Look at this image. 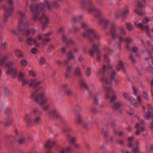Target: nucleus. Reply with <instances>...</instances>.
Returning a JSON list of instances; mask_svg holds the SVG:
<instances>
[{
    "instance_id": "obj_15",
    "label": "nucleus",
    "mask_w": 153,
    "mask_h": 153,
    "mask_svg": "<svg viewBox=\"0 0 153 153\" xmlns=\"http://www.w3.org/2000/svg\"><path fill=\"white\" fill-rule=\"evenodd\" d=\"M116 28V26L114 24L112 25L110 33L111 34L112 37L113 39H115L117 37Z\"/></svg>"
},
{
    "instance_id": "obj_16",
    "label": "nucleus",
    "mask_w": 153,
    "mask_h": 153,
    "mask_svg": "<svg viewBox=\"0 0 153 153\" xmlns=\"http://www.w3.org/2000/svg\"><path fill=\"white\" fill-rule=\"evenodd\" d=\"M100 23L102 25L103 28L105 29L109 24L110 22L108 19L103 18L100 20Z\"/></svg>"
},
{
    "instance_id": "obj_57",
    "label": "nucleus",
    "mask_w": 153,
    "mask_h": 153,
    "mask_svg": "<svg viewBox=\"0 0 153 153\" xmlns=\"http://www.w3.org/2000/svg\"><path fill=\"white\" fill-rule=\"evenodd\" d=\"M84 127L86 129L88 130L91 128V125L87 124L84 125Z\"/></svg>"
},
{
    "instance_id": "obj_6",
    "label": "nucleus",
    "mask_w": 153,
    "mask_h": 153,
    "mask_svg": "<svg viewBox=\"0 0 153 153\" xmlns=\"http://www.w3.org/2000/svg\"><path fill=\"white\" fill-rule=\"evenodd\" d=\"M82 35L84 37H87L91 42H94L96 39H99L100 38V36L97 34L94 30L91 29H88L83 33Z\"/></svg>"
},
{
    "instance_id": "obj_54",
    "label": "nucleus",
    "mask_w": 153,
    "mask_h": 153,
    "mask_svg": "<svg viewBox=\"0 0 153 153\" xmlns=\"http://www.w3.org/2000/svg\"><path fill=\"white\" fill-rule=\"evenodd\" d=\"M91 73V70L90 68H88L86 72V75L87 76H89Z\"/></svg>"
},
{
    "instance_id": "obj_14",
    "label": "nucleus",
    "mask_w": 153,
    "mask_h": 153,
    "mask_svg": "<svg viewBox=\"0 0 153 153\" xmlns=\"http://www.w3.org/2000/svg\"><path fill=\"white\" fill-rule=\"evenodd\" d=\"M142 123H143V120L142 121L140 124L137 123L136 124L135 127L137 129V131L135 132V134L137 135H138L139 134L140 132L143 131L144 130V127H142L140 128L141 125L142 124Z\"/></svg>"
},
{
    "instance_id": "obj_39",
    "label": "nucleus",
    "mask_w": 153,
    "mask_h": 153,
    "mask_svg": "<svg viewBox=\"0 0 153 153\" xmlns=\"http://www.w3.org/2000/svg\"><path fill=\"white\" fill-rule=\"evenodd\" d=\"M24 74H22V73H20L18 76L19 80V81H22L23 79H24Z\"/></svg>"
},
{
    "instance_id": "obj_29",
    "label": "nucleus",
    "mask_w": 153,
    "mask_h": 153,
    "mask_svg": "<svg viewBox=\"0 0 153 153\" xmlns=\"http://www.w3.org/2000/svg\"><path fill=\"white\" fill-rule=\"evenodd\" d=\"M128 58L133 64L136 63V60L135 57L132 53H131L130 56L128 57Z\"/></svg>"
},
{
    "instance_id": "obj_30",
    "label": "nucleus",
    "mask_w": 153,
    "mask_h": 153,
    "mask_svg": "<svg viewBox=\"0 0 153 153\" xmlns=\"http://www.w3.org/2000/svg\"><path fill=\"white\" fill-rule=\"evenodd\" d=\"M80 85L82 87L85 88L87 90H88V88L86 84L84 82L83 79H82L81 78L80 79Z\"/></svg>"
},
{
    "instance_id": "obj_13",
    "label": "nucleus",
    "mask_w": 153,
    "mask_h": 153,
    "mask_svg": "<svg viewBox=\"0 0 153 153\" xmlns=\"http://www.w3.org/2000/svg\"><path fill=\"white\" fill-rule=\"evenodd\" d=\"M50 114L56 118L62 119L60 114L56 109H54L51 111L50 112Z\"/></svg>"
},
{
    "instance_id": "obj_34",
    "label": "nucleus",
    "mask_w": 153,
    "mask_h": 153,
    "mask_svg": "<svg viewBox=\"0 0 153 153\" xmlns=\"http://www.w3.org/2000/svg\"><path fill=\"white\" fill-rule=\"evenodd\" d=\"M33 112L35 115H39L42 114V112L37 108H36L33 110Z\"/></svg>"
},
{
    "instance_id": "obj_1",
    "label": "nucleus",
    "mask_w": 153,
    "mask_h": 153,
    "mask_svg": "<svg viewBox=\"0 0 153 153\" xmlns=\"http://www.w3.org/2000/svg\"><path fill=\"white\" fill-rule=\"evenodd\" d=\"M106 70L105 66H102V68L98 70V74L101 76L100 81L103 84L104 91L106 94V98H111L110 102L113 108L115 110H118L121 106L120 102H115L114 101L117 99V97L114 90L109 85H112V81H113L115 84L117 82V79H114L116 73L112 71L109 76H105Z\"/></svg>"
},
{
    "instance_id": "obj_26",
    "label": "nucleus",
    "mask_w": 153,
    "mask_h": 153,
    "mask_svg": "<svg viewBox=\"0 0 153 153\" xmlns=\"http://www.w3.org/2000/svg\"><path fill=\"white\" fill-rule=\"evenodd\" d=\"M67 137L69 140V143L70 144H74V143L76 139V138L75 137H72L69 135H68Z\"/></svg>"
},
{
    "instance_id": "obj_38",
    "label": "nucleus",
    "mask_w": 153,
    "mask_h": 153,
    "mask_svg": "<svg viewBox=\"0 0 153 153\" xmlns=\"http://www.w3.org/2000/svg\"><path fill=\"white\" fill-rule=\"evenodd\" d=\"M129 100L134 105L136 106L137 105V102L136 101V100L133 98L132 97H130Z\"/></svg>"
},
{
    "instance_id": "obj_55",
    "label": "nucleus",
    "mask_w": 153,
    "mask_h": 153,
    "mask_svg": "<svg viewBox=\"0 0 153 153\" xmlns=\"http://www.w3.org/2000/svg\"><path fill=\"white\" fill-rule=\"evenodd\" d=\"M104 50L106 52H110V51L113 52L114 51L112 48L108 47L105 48Z\"/></svg>"
},
{
    "instance_id": "obj_62",
    "label": "nucleus",
    "mask_w": 153,
    "mask_h": 153,
    "mask_svg": "<svg viewBox=\"0 0 153 153\" xmlns=\"http://www.w3.org/2000/svg\"><path fill=\"white\" fill-rule=\"evenodd\" d=\"M146 149L148 150L153 151V146L152 145L147 146Z\"/></svg>"
},
{
    "instance_id": "obj_2",
    "label": "nucleus",
    "mask_w": 153,
    "mask_h": 153,
    "mask_svg": "<svg viewBox=\"0 0 153 153\" xmlns=\"http://www.w3.org/2000/svg\"><path fill=\"white\" fill-rule=\"evenodd\" d=\"M45 5H46L48 9L49 10L51 9L53 6L55 7H58L57 3L56 1L53 2L51 5H50V3L47 1H45V4L41 3L35 5L32 4L30 6V10L33 13V19L34 21H36L38 19L39 12L43 9Z\"/></svg>"
},
{
    "instance_id": "obj_48",
    "label": "nucleus",
    "mask_w": 153,
    "mask_h": 153,
    "mask_svg": "<svg viewBox=\"0 0 153 153\" xmlns=\"http://www.w3.org/2000/svg\"><path fill=\"white\" fill-rule=\"evenodd\" d=\"M51 40V39L48 37H46L43 39L42 43L44 44H45L46 43L48 42Z\"/></svg>"
},
{
    "instance_id": "obj_42",
    "label": "nucleus",
    "mask_w": 153,
    "mask_h": 153,
    "mask_svg": "<svg viewBox=\"0 0 153 153\" xmlns=\"http://www.w3.org/2000/svg\"><path fill=\"white\" fill-rule=\"evenodd\" d=\"M134 12L136 13L138 15L140 16H141L144 15V13L140 11H139L138 10L135 9L134 10Z\"/></svg>"
},
{
    "instance_id": "obj_64",
    "label": "nucleus",
    "mask_w": 153,
    "mask_h": 153,
    "mask_svg": "<svg viewBox=\"0 0 153 153\" xmlns=\"http://www.w3.org/2000/svg\"><path fill=\"white\" fill-rule=\"evenodd\" d=\"M133 151L135 153H142L141 152L139 151L138 148V147H137L133 149Z\"/></svg>"
},
{
    "instance_id": "obj_4",
    "label": "nucleus",
    "mask_w": 153,
    "mask_h": 153,
    "mask_svg": "<svg viewBox=\"0 0 153 153\" xmlns=\"http://www.w3.org/2000/svg\"><path fill=\"white\" fill-rule=\"evenodd\" d=\"M82 3L84 8L87 9L89 12H93L95 11V15L97 17H99L101 15L102 11L93 5V1L91 0H89L87 3L84 1H82Z\"/></svg>"
},
{
    "instance_id": "obj_9",
    "label": "nucleus",
    "mask_w": 153,
    "mask_h": 153,
    "mask_svg": "<svg viewBox=\"0 0 153 153\" xmlns=\"http://www.w3.org/2000/svg\"><path fill=\"white\" fill-rule=\"evenodd\" d=\"M89 52L90 56L93 57H94V53L96 52L97 56V60L98 61H100V50L98 48V46L95 44H93L92 48L89 50Z\"/></svg>"
},
{
    "instance_id": "obj_32",
    "label": "nucleus",
    "mask_w": 153,
    "mask_h": 153,
    "mask_svg": "<svg viewBox=\"0 0 153 153\" xmlns=\"http://www.w3.org/2000/svg\"><path fill=\"white\" fill-rule=\"evenodd\" d=\"M134 24L136 27L138 28H140L142 29H143V24L141 22H139V20L137 21V22L134 23Z\"/></svg>"
},
{
    "instance_id": "obj_40",
    "label": "nucleus",
    "mask_w": 153,
    "mask_h": 153,
    "mask_svg": "<svg viewBox=\"0 0 153 153\" xmlns=\"http://www.w3.org/2000/svg\"><path fill=\"white\" fill-rule=\"evenodd\" d=\"M45 62V59L43 57H40L39 61V62L40 65H43Z\"/></svg>"
},
{
    "instance_id": "obj_33",
    "label": "nucleus",
    "mask_w": 153,
    "mask_h": 153,
    "mask_svg": "<svg viewBox=\"0 0 153 153\" xmlns=\"http://www.w3.org/2000/svg\"><path fill=\"white\" fill-rule=\"evenodd\" d=\"M15 54L16 56L18 57L23 58V57L21 51L16 50L15 52Z\"/></svg>"
},
{
    "instance_id": "obj_18",
    "label": "nucleus",
    "mask_w": 153,
    "mask_h": 153,
    "mask_svg": "<svg viewBox=\"0 0 153 153\" xmlns=\"http://www.w3.org/2000/svg\"><path fill=\"white\" fill-rule=\"evenodd\" d=\"M41 81L36 82L35 79L31 80L30 82L29 83V85L30 87L33 86V88L37 87L38 85L41 83Z\"/></svg>"
},
{
    "instance_id": "obj_24",
    "label": "nucleus",
    "mask_w": 153,
    "mask_h": 153,
    "mask_svg": "<svg viewBox=\"0 0 153 153\" xmlns=\"http://www.w3.org/2000/svg\"><path fill=\"white\" fill-rule=\"evenodd\" d=\"M75 57L74 55L71 51H70L67 54V60L73 59H75Z\"/></svg>"
},
{
    "instance_id": "obj_60",
    "label": "nucleus",
    "mask_w": 153,
    "mask_h": 153,
    "mask_svg": "<svg viewBox=\"0 0 153 153\" xmlns=\"http://www.w3.org/2000/svg\"><path fill=\"white\" fill-rule=\"evenodd\" d=\"M82 19V16H80L79 17H77L76 18H74V21L75 23H76L77 22H78V21L79 19Z\"/></svg>"
},
{
    "instance_id": "obj_23",
    "label": "nucleus",
    "mask_w": 153,
    "mask_h": 153,
    "mask_svg": "<svg viewBox=\"0 0 153 153\" xmlns=\"http://www.w3.org/2000/svg\"><path fill=\"white\" fill-rule=\"evenodd\" d=\"M151 116L152 118V122H151L152 123V122L153 119V112L149 111H148L144 114L145 117L148 120H149L150 119Z\"/></svg>"
},
{
    "instance_id": "obj_25",
    "label": "nucleus",
    "mask_w": 153,
    "mask_h": 153,
    "mask_svg": "<svg viewBox=\"0 0 153 153\" xmlns=\"http://www.w3.org/2000/svg\"><path fill=\"white\" fill-rule=\"evenodd\" d=\"M60 153H72L71 148L69 147L64 149L60 152Z\"/></svg>"
},
{
    "instance_id": "obj_50",
    "label": "nucleus",
    "mask_w": 153,
    "mask_h": 153,
    "mask_svg": "<svg viewBox=\"0 0 153 153\" xmlns=\"http://www.w3.org/2000/svg\"><path fill=\"white\" fill-rule=\"evenodd\" d=\"M148 111H152L153 114V108L151 104H148L147 105Z\"/></svg>"
},
{
    "instance_id": "obj_5",
    "label": "nucleus",
    "mask_w": 153,
    "mask_h": 153,
    "mask_svg": "<svg viewBox=\"0 0 153 153\" xmlns=\"http://www.w3.org/2000/svg\"><path fill=\"white\" fill-rule=\"evenodd\" d=\"M23 21L22 20L20 21V23L21 25V27L20 25L19 26V30L20 32H22L24 34H25L27 36L30 34V33L32 34H34L36 32V30L33 28H32L30 31L28 30V27L30 25L28 22H25L23 24Z\"/></svg>"
},
{
    "instance_id": "obj_56",
    "label": "nucleus",
    "mask_w": 153,
    "mask_h": 153,
    "mask_svg": "<svg viewBox=\"0 0 153 153\" xmlns=\"http://www.w3.org/2000/svg\"><path fill=\"white\" fill-rule=\"evenodd\" d=\"M143 97L146 100H149L148 94L146 91L143 92Z\"/></svg>"
},
{
    "instance_id": "obj_17",
    "label": "nucleus",
    "mask_w": 153,
    "mask_h": 153,
    "mask_svg": "<svg viewBox=\"0 0 153 153\" xmlns=\"http://www.w3.org/2000/svg\"><path fill=\"white\" fill-rule=\"evenodd\" d=\"M129 13V10L128 8L123 10L120 13V16L123 20H124Z\"/></svg>"
},
{
    "instance_id": "obj_45",
    "label": "nucleus",
    "mask_w": 153,
    "mask_h": 153,
    "mask_svg": "<svg viewBox=\"0 0 153 153\" xmlns=\"http://www.w3.org/2000/svg\"><path fill=\"white\" fill-rule=\"evenodd\" d=\"M126 27L129 30H131L133 29V27L132 25L130 23H126Z\"/></svg>"
},
{
    "instance_id": "obj_10",
    "label": "nucleus",
    "mask_w": 153,
    "mask_h": 153,
    "mask_svg": "<svg viewBox=\"0 0 153 153\" xmlns=\"http://www.w3.org/2000/svg\"><path fill=\"white\" fill-rule=\"evenodd\" d=\"M3 9L5 10L4 13V22H5L7 21V18L13 12L14 9L13 7H11L10 8L7 9L5 7H4Z\"/></svg>"
},
{
    "instance_id": "obj_43",
    "label": "nucleus",
    "mask_w": 153,
    "mask_h": 153,
    "mask_svg": "<svg viewBox=\"0 0 153 153\" xmlns=\"http://www.w3.org/2000/svg\"><path fill=\"white\" fill-rule=\"evenodd\" d=\"M82 109V107L79 105L77 104L75 107V110L76 111H79L81 110Z\"/></svg>"
},
{
    "instance_id": "obj_53",
    "label": "nucleus",
    "mask_w": 153,
    "mask_h": 153,
    "mask_svg": "<svg viewBox=\"0 0 153 153\" xmlns=\"http://www.w3.org/2000/svg\"><path fill=\"white\" fill-rule=\"evenodd\" d=\"M20 64L23 66H25L27 65V62L25 60H22L21 61Z\"/></svg>"
},
{
    "instance_id": "obj_63",
    "label": "nucleus",
    "mask_w": 153,
    "mask_h": 153,
    "mask_svg": "<svg viewBox=\"0 0 153 153\" xmlns=\"http://www.w3.org/2000/svg\"><path fill=\"white\" fill-rule=\"evenodd\" d=\"M11 113V110L10 109L8 108H6L4 111V113L5 114H9Z\"/></svg>"
},
{
    "instance_id": "obj_8",
    "label": "nucleus",
    "mask_w": 153,
    "mask_h": 153,
    "mask_svg": "<svg viewBox=\"0 0 153 153\" xmlns=\"http://www.w3.org/2000/svg\"><path fill=\"white\" fill-rule=\"evenodd\" d=\"M13 63L12 62H10L6 64V66L8 67L9 70L7 73H9L11 74L12 76L14 78L17 74V71L16 69L11 68L13 66Z\"/></svg>"
},
{
    "instance_id": "obj_49",
    "label": "nucleus",
    "mask_w": 153,
    "mask_h": 153,
    "mask_svg": "<svg viewBox=\"0 0 153 153\" xmlns=\"http://www.w3.org/2000/svg\"><path fill=\"white\" fill-rule=\"evenodd\" d=\"M146 70L150 73L153 74V68L151 66L148 67Z\"/></svg>"
},
{
    "instance_id": "obj_47",
    "label": "nucleus",
    "mask_w": 153,
    "mask_h": 153,
    "mask_svg": "<svg viewBox=\"0 0 153 153\" xmlns=\"http://www.w3.org/2000/svg\"><path fill=\"white\" fill-rule=\"evenodd\" d=\"M74 43V41L72 39H70L67 42L66 45L69 47L70 45H73Z\"/></svg>"
},
{
    "instance_id": "obj_22",
    "label": "nucleus",
    "mask_w": 153,
    "mask_h": 153,
    "mask_svg": "<svg viewBox=\"0 0 153 153\" xmlns=\"http://www.w3.org/2000/svg\"><path fill=\"white\" fill-rule=\"evenodd\" d=\"M36 39L31 37L27 38L26 41V43L28 45H32L35 43Z\"/></svg>"
},
{
    "instance_id": "obj_3",
    "label": "nucleus",
    "mask_w": 153,
    "mask_h": 153,
    "mask_svg": "<svg viewBox=\"0 0 153 153\" xmlns=\"http://www.w3.org/2000/svg\"><path fill=\"white\" fill-rule=\"evenodd\" d=\"M31 98L34 100L35 103L40 105H42L49 101V99L44 96L43 93L38 94L37 90L32 93Z\"/></svg>"
},
{
    "instance_id": "obj_59",
    "label": "nucleus",
    "mask_w": 153,
    "mask_h": 153,
    "mask_svg": "<svg viewBox=\"0 0 153 153\" xmlns=\"http://www.w3.org/2000/svg\"><path fill=\"white\" fill-rule=\"evenodd\" d=\"M62 40L63 42H68L67 40V37L64 34L62 35Z\"/></svg>"
},
{
    "instance_id": "obj_37",
    "label": "nucleus",
    "mask_w": 153,
    "mask_h": 153,
    "mask_svg": "<svg viewBox=\"0 0 153 153\" xmlns=\"http://www.w3.org/2000/svg\"><path fill=\"white\" fill-rule=\"evenodd\" d=\"M25 121L28 124H30L32 122L31 119L27 115H26V117L25 119Z\"/></svg>"
},
{
    "instance_id": "obj_35",
    "label": "nucleus",
    "mask_w": 153,
    "mask_h": 153,
    "mask_svg": "<svg viewBox=\"0 0 153 153\" xmlns=\"http://www.w3.org/2000/svg\"><path fill=\"white\" fill-rule=\"evenodd\" d=\"M124 39L123 41L125 40L127 45H129L132 41V39L130 37H127L126 38H124Z\"/></svg>"
},
{
    "instance_id": "obj_28",
    "label": "nucleus",
    "mask_w": 153,
    "mask_h": 153,
    "mask_svg": "<svg viewBox=\"0 0 153 153\" xmlns=\"http://www.w3.org/2000/svg\"><path fill=\"white\" fill-rule=\"evenodd\" d=\"M75 75L79 77L81 75V72L80 68L78 67L76 68L75 71Z\"/></svg>"
},
{
    "instance_id": "obj_41",
    "label": "nucleus",
    "mask_w": 153,
    "mask_h": 153,
    "mask_svg": "<svg viewBox=\"0 0 153 153\" xmlns=\"http://www.w3.org/2000/svg\"><path fill=\"white\" fill-rule=\"evenodd\" d=\"M40 121V118L39 117H37L35 118L33 121L34 124H38Z\"/></svg>"
},
{
    "instance_id": "obj_31",
    "label": "nucleus",
    "mask_w": 153,
    "mask_h": 153,
    "mask_svg": "<svg viewBox=\"0 0 153 153\" xmlns=\"http://www.w3.org/2000/svg\"><path fill=\"white\" fill-rule=\"evenodd\" d=\"M65 94L68 97H70L73 95V91L71 89H68L65 91Z\"/></svg>"
},
{
    "instance_id": "obj_21",
    "label": "nucleus",
    "mask_w": 153,
    "mask_h": 153,
    "mask_svg": "<svg viewBox=\"0 0 153 153\" xmlns=\"http://www.w3.org/2000/svg\"><path fill=\"white\" fill-rule=\"evenodd\" d=\"M116 68L117 71H120L123 69V72H125L126 71L124 68L123 63L121 61L119 62L118 65L116 66Z\"/></svg>"
},
{
    "instance_id": "obj_58",
    "label": "nucleus",
    "mask_w": 153,
    "mask_h": 153,
    "mask_svg": "<svg viewBox=\"0 0 153 153\" xmlns=\"http://www.w3.org/2000/svg\"><path fill=\"white\" fill-rule=\"evenodd\" d=\"M104 59L106 62H108L109 61V57L106 54L104 55Z\"/></svg>"
},
{
    "instance_id": "obj_61",
    "label": "nucleus",
    "mask_w": 153,
    "mask_h": 153,
    "mask_svg": "<svg viewBox=\"0 0 153 153\" xmlns=\"http://www.w3.org/2000/svg\"><path fill=\"white\" fill-rule=\"evenodd\" d=\"M149 22V20L147 18H144L142 20V22L143 24Z\"/></svg>"
},
{
    "instance_id": "obj_11",
    "label": "nucleus",
    "mask_w": 153,
    "mask_h": 153,
    "mask_svg": "<svg viewBox=\"0 0 153 153\" xmlns=\"http://www.w3.org/2000/svg\"><path fill=\"white\" fill-rule=\"evenodd\" d=\"M56 143L55 141H53L51 139H50L48 140L47 142L45 144V147L46 149L48 151L49 150L50 151V149L52 146L54 145ZM46 153H52L50 152H47Z\"/></svg>"
},
{
    "instance_id": "obj_27",
    "label": "nucleus",
    "mask_w": 153,
    "mask_h": 153,
    "mask_svg": "<svg viewBox=\"0 0 153 153\" xmlns=\"http://www.w3.org/2000/svg\"><path fill=\"white\" fill-rule=\"evenodd\" d=\"M145 3V0H140L137 2V6L139 8H141L144 7V4Z\"/></svg>"
},
{
    "instance_id": "obj_51",
    "label": "nucleus",
    "mask_w": 153,
    "mask_h": 153,
    "mask_svg": "<svg viewBox=\"0 0 153 153\" xmlns=\"http://www.w3.org/2000/svg\"><path fill=\"white\" fill-rule=\"evenodd\" d=\"M12 122V120L8 118L5 122V124L6 126H7Z\"/></svg>"
},
{
    "instance_id": "obj_7",
    "label": "nucleus",
    "mask_w": 153,
    "mask_h": 153,
    "mask_svg": "<svg viewBox=\"0 0 153 153\" xmlns=\"http://www.w3.org/2000/svg\"><path fill=\"white\" fill-rule=\"evenodd\" d=\"M119 30L120 34L119 36V42H117L115 43V44L117 45V47L118 48H120L121 46L120 42L123 41L124 39L123 36H125L126 34L125 30L122 26H121L119 27Z\"/></svg>"
},
{
    "instance_id": "obj_36",
    "label": "nucleus",
    "mask_w": 153,
    "mask_h": 153,
    "mask_svg": "<svg viewBox=\"0 0 153 153\" xmlns=\"http://www.w3.org/2000/svg\"><path fill=\"white\" fill-rule=\"evenodd\" d=\"M142 30H146V32L147 33L148 36L149 37H151V35H150L149 32V27L148 26L146 25L145 27H143Z\"/></svg>"
},
{
    "instance_id": "obj_52",
    "label": "nucleus",
    "mask_w": 153,
    "mask_h": 153,
    "mask_svg": "<svg viewBox=\"0 0 153 153\" xmlns=\"http://www.w3.org/2000/svg\"><path fill=\"white\" fill-rule=\"evenodd\" d=\"M102 133L104 138H106L107 137V131L106 129H105L103 128L102 129Z\"/></svg>"
},
{
    "instance_id": "obj_46",
    "label": "nucleus",
    "mask_w": 153,
    "mask_h": 153,
    "mask_svg": "<svg viewBox=\"0 0 153 153\" xmlns=\"http://www.w3.org/2000/svg\"><path fill=\"white\" fill-rule=\"evenodd\" d=\"M6 56H4L1 58L0 61V65H3L5 62V60L7 59Z\"/></svg>"
},
{
    "instance_id": "obj_12",
    "label": "nucleus",
    "mask_w": 153,
    "mask_h": 153,
    "mask_svg": "<svg viewBox=\"0 0 153 153\" xmlns=\"http://www.w3.org/2000/svg\"><path fill=\"white\" fill-rule=\"evenodd\" d=\"M39 21L43 25H45L48 24L49 22V19L46 15L43 14L39 19Z\"/></svg>"
},
{
    "instance_id": "obj_20",
    "label": "nucleus",
    "mask_w": 153,
    "mask_h": 153,
    "mask_svg": "<svg viewBox=\"0 0 153 153\" xmlns=\"http://www.w3.org/2000/svg\"><path fill=\"white\" fill-rule=\"evenodd\" d=\"M72 67L71 66H68L66 70L65 76L66 78H70V74L71 71Z\"/></svg>"
},
{
    "instance_id": "obj_19",
    "label": "nucleus",
    "mask_w": 153,
    "mask_h": 153,
    "mask_svg": "<svg viewBox=\"0 0 153 153\" xmlns=\"http://www.w3.org/2000/svg\"><path fill=\"white\" fill-rule=\"evenodd\" d=\"M75 122L76 123L81 124L82 122V117L80 114L79 113H76L75 115Z\"/></svg>"
},
{
    "instance_id": "obj_44",
    "label": "nucleus",
    "mask_w": 153,
    "mask_h": 153,
    "mask_svg": "<svg viewBox=\"0 0 153 153\" xmlns=\"http://www.w3.org/2000/svg\"><path fill=\"white\" fill-rule=\"evenodd\" d=\"M4 94L6 96H7L9 94V90L6 87H5L4 88Z\"/></svg>"
}]
</instances>
